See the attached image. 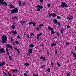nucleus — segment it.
<instances>
[{
	"label": "nucleus",
	"instance_id": "nucleus-43",
	"mask_svg": "<svg viewBox=\"0 0 76 76\" xmlns=\"http://www.w3.org/2000/svg\"><path fill=\"white\" fill-rule=\"evenodd\" d=\"M17 38H18V39H20V36H17Z\"/></svg>",
	"mask_w": 76,
	"mask_h": 76
},
{
	"label": "nucleus",
	"instance_id": "nucleus-9",
	"mask_svg": "<svg viewBox=\"0 0 76 76\" xmlns=\"http://www.w3.org/2000/svg\"><path fill=\"white\" fill-rule=\"evenodd\" d=\"M4 64H5V62L4 61H3L2 63L1 62H0V66H1V67H3Z\"/></svg>",
	"mask_w": 76,
	"mask_h": 76
},
{
	"label": "nucleus",
	"instance_id": "nucleus-26",
	"mask_svg": "<svg viewBox=\"0 0 76 76\" xmlns=\"http://www.w3.org/2000/svg\"><path fill=\"white\" fill-rule=\"evenodd\" d=\"M32 24L33 25V26H36V23H35V22H33Z\"/></svg>",
	"mask_w": 76,
	"mask_h": 76
},
{
	"label": "nucleus",
	"instance_id": "nucleus-29",
	"mask_svg": "<svg viewBox=\"0 0 76 76\" xmlns=\"http://www.w3.org/2000/svg\"><path fill=\"white\" fill-rule=\"evenodd\" d=\"M23 5H26V2H23V3L22 4Z\"/></svg>",
	"mask_w": 76,
	"mask_h": 76
},
{
	"label": "nucleus",
	"instance_id": "nucleus-44",
	"mask_svg": "<svg viewBox=\"0 0 76 76\" xmlns=\"http://www.w3.org/2000/svg\"><path fill=\"white\" fill-rule=\"evenodd\" d=\"M7 51V54H8V55H9V51Z\"/></svg>",
	"mask_w": 76,
	"mask_h": 76
},
{
	"label": "nucleus",
	"instance_id": "nucleus-30",
	"mask_svg": "<svg viewBox=\"0 0 76 76\" xmlns=\"http://www.w3.org/2000/svg\"><path fill=\"white\" fill-rule=\"evenodd\" d=\"M13 19H18V18H17V17H16V16H15L14 17V18H13Z\"/></svg>",
	"mask_w": 76,
	"mask_h": 76
},
{
	"label": "nucleus",
	"instance_id": "nucleus-34",
	"mask_svg": "<svg viewBox=\"0 0 76 76\" xmlns=\"http://www.w3.org/2000/svg\"><path fill=\"white\" fill-rule=\"evenodd\" d=\"M47 71L49 73H50V68H48L47 70Z\"/></svg>",
	"mask_w": 76,
	"mask_h": 76
},
{
	"label": "nucleus",
	"instance_id": "nucleus-3",
	"mask_svg": "<svg viewBox=\"0 0 76 76\" xmlns=\"http://www.w3.org/2000/svg\"><path fill=\"white\" fill-rule=\"evenodd\" d=\"M36 8H37V11L39 12V11H40V9L42 10L43 7L42 6V5L37 4V6H36Z\"/></svg>",
	"mask_w": 76,
	"mask_h": 76
},
{
	"label": "nucleus",
	"instance_id": "nucleus-54",
	"mask_svg": "<svg viewBox=\"0 0 76 76\" xmlns=\"http://www.w3.org/2000/svg\"><path fill=\"white\" fill-rule=\"evenodd\" d=\"M69 43H68V42H67L66 43V45H69Z\"/></svg>",
	"mask_w": 76,
	"mask_h": 76
},
{
	"label": "nucleus",
	"instance_id": "nucleus-56",
	"mask_svg": "<svg viewBox=\"0 0 76 76\" xmlns=\"http://www.w3.org/2000/svg\"><path fill=\"white\" fill-rule=\"evenodd\" d=\"M60 31H61V34H63V31H62V30H60Z\"/></svg>",
	"mask_w": 76,
	"mask_h": 76
},
{
	"label": "nucleus",
	"instance_id": "nucleus-46",
	"mask_svg": "<svg viewBox=\"0 0 76 76\" xmlns=\"http://www.w3.org/2000/svg\"><path fill=\"white\" fill-rule=\"evenodd\" d=\"M3 73L4 75H6V76H7V74H6V72H4Z\"/></svg>",
	"mask_w": 76,
	"mask_h": 76
},
{
	"label": "nucleus",
	"instance_id": "nucleus-19",
	"mask_svg": "<svg viewBox=\"0 0 76 76\" xmlns=\"http://www.w3.org/2000/svg\"><path fill=\"white\" fill-rule=\"evenodd\" d=\"M34 44L33 43H31L29 45V47H31V48H32V47H34Z\"/></svg>",
	"mask_w": 76,
	"mask_h": 76
},
{
	"label": "nucleus",
	"instance_id": "nucleus-57",
	"mask_svg": "<svg viewBox=\"0 0 76 76\" xmlns=\"http://www.w3.org/2000/svg\"><path fill=\"white\" fill-rule=\"evenodd\" d=\"M31 34L32 35H33V36H34V34L33 33H31Z\"/></svg>",
	"mask_w": 76,
	"mask_h": 76
},
{
	"label": "nucleus",
	"instance_id": "nucleus-32",
	"mask_svg": "<svg viewBox=\"0 0 76 76\" xmlns=\"http://www.w3.org/2000/svg\"><path fill=\"white\" fill-rule=\"evenodd\" d=\"M4 1V0H0V4L1 3H3Z\"/></svg>",
	"mask_w": 76,
	"mask_h": 76
},
{
	"label": "nucleus",
	"instance_id": "nucleus-2",
	"mask_svg": "<svg viewBox=\"0 0 76 76\" xmlns=\"http://www.w3.org/2000/svg\"><path fill=\"white\" fill-rule=\"evenodd\" d=\"M62 4H61L60 6L61 8L63 9L64 7H68V5L65 2H62Z\"/></svg>",
	"mask_w": 76,
	"mask_h": 76
},
{
	"label": "nucleus",
	"instance_id": "nucleus-51",
	"mask_svg": "<svg viewBox=\"0 0 76 76\" xmlns=\"http://www.w3.org/2000/svg\"><path fill=\"white\" fill-rule=\"evenodd\" d=\"M43 56H42L41 57H40V59H41V60H42V59H43Z\"/></svg>",
	"mask_w": 76,
	"mask_h": 76
},
{
	"label": "nucleus",
	"instance_id": "nucleus-28",
	"mask_svg": "<svg viewBox=\"0 0 76 76\" xmlns=\"http://www.w3.org/2000/svg\"><path fill=\"white\" fill-rule=\"evenodd\" d=\"M56 64H57L58 65V67H60L61 66V65H60V63L57 62L56 63Z\"/></svg>",
	"mask_w": 76,
	"mask_h": 76
},
{
	"label": "nucleus",
	"instance_id": "nucleus-37",
	"mask_svg": "<svg viewBox=\"0 0 76 76\" xmlns=\"http://www.w3.org/2000/svg\"><path fill=\"white\" fill-rule=\"evenodd\" d=\"M51 66H53V65H54V64L53 63V62H51Z\"/></svg>",
	"mask_w": 76,
	"mask_h": 76
},
{
	"label": "nucleus",
	"instance_id": "nucleus-23",
	"mask_svg": "<svg viewBox=\"0 0 76 76\" xmlns=\"http://www.w3.org/2000/svg\"><path fill=\"white\" fill-rule=\"evenodd\" d=\"M15 50H16L17 51L18 53H20V52L19 51V50L17 48H15Z\"/></svg>",
	"mask_w": 76,
	"mask_h": 76
},
{
	"label": "nucleus",
	"instance_id": "nucleus-21",
	"mask_svg": "<svg viewBox=\"0 0 76 76\" xmlns=\"http://www.w3.org/2000/svg\"><path fill=\"white\" fill-rule=\"evenodd\" d=\"M39 36L40 35L39 34H37V39H38L39 40L40 39L39 38Z\"/></svg>",
	"mask_w": 76,
	"mask_h": 76
},
{
	"label": "nucleus",
	"instance_id": "nucleus-47",
	"mask_svg": "<svg viewBox=\"0 0 76 76\" xmlns=\"http://www.w3.org/2000/svg\"><path fill=\"white\" fill-rule=\"evenodd\" d=\"M43 60L44 61H45V60H46V59H45V58L44 57H43Z\"/></svg>",
	"mask_w": 76,
	"mask_h": 76
},
{
	"label": "nucleus",
	"instance_id": "nucleus-31",
	"mask_svg": "<svg viewBox=\"0 0 76 76\" xmlns=\"http://www.w3.org/2000/svg\"><path fill=\"white\" fill-rule=\"evenodd\" d=\"M48 13L49 15H48V17H51L52 16L51 15V14H50V12H49Z\"/></svg>",
	"mask_w": 76,
	"mask_h": 76
},
{
	"label": "nucleus",
	"instance_id": "nucleus-49",
	"mask_svg": "<svg viewBox=\"0 0 76 76\" xmlns=\"http://www.w3.org/2000/svg\"><path fill=\"white\" fill-rule=\"evenodd\" d=\"M70 74L69 73H67V76H70Z\"/></svg>",
	"mask_w": 76,
	"mask_h": 76
},
{
	"label": "nucleus",
	"instance_id": "nucleus-15",
	"mask_svg": "<svg viewBox=\"0 0 76 76\" xmlns=\"http://www.w3.org/2000/svg\"><path fill=\"white\" fill-rule=\"evenodd\" d=\"M19 72V71L18 69H13V72H14V73H15V72Z\"/></svg>",
	"mask_w": 76,
	"mask_h": 76
},
{
	"label": "nucleus",
	"instance_id": "nucleus-17",
	"mask_svg": "<svg viewBox=\"0 0 76 76\" xmlns=\"http://www.w3.org/2000/svg\"><path fill=\"white\" fill-rule=\"evenodd\" d=\"M56 15L55 13H53V14H52V17L53 18H54V17L56 16Z\"/></svg>",
	"mask_w": 76,
	"mask_h": 76
},
{
	"label": "nucleus",
	"instance_id": "nucleus-27",
	"mask_svg": "<svg viewBox=\"0 0 76 76\" xmlns=\"http://www.w3.org/2000/svg\"><path fill=\"white\" fill-rule=\"evenodd\" d=\"M25 65L26 66H29V64H28V63H25Z\"/></svg>",
	"mask_w": 76,
	"mask_h": 76
},
{
	"label": "nucleus",
	"instance_id": "nucleus-25",
	"mask_svg": "<svg viewBox=\"0 0 76 76\" xmlns=\"http://www.w3.org/2000/svg\"><path fill=\"white\" fill-rule=\"evenodd\" d=\"M33 21H31L28 23V25H32L33 23Z\"/></svg>",
	"mask_w": 76,
	"mask_h": 76
},
{
	"label": "nucleus",
	"instance_id": "nucleus-61",
	"mask_svg": "<svg viewBox=\"0 0 76 76\" xmlns=\"http://www.w3.org/2000/svg\"><path fill=\"white\" fill-rule=\"evenodd\" d=\"M39 27H40V28H41V24L39 25Z\"/></svg>",
	"mask_w": 76,
	"mask_h": 76
},
{
	"label": "nucleus",
	"instance_id": "nucleus-12",
	"mask_svg": "<svg viewBox=\"0 0 76 76\" xmlns=\"http://www.w3.org/2000/svg\"><path fill=\"white\" fill-rule=\"evenodd\" d=\"M1 3V4L3 5H4V4H5V6H7V3H6V2L5 1L2 2Z\"/></svg>",
	"mask_w": 76,
	"mask_h": 76
},
{
	"label": "nucleus",
	"instance_id": "nucleus-63",
	"mask_svg": "<svg viewBox=\"0 0 76 76\" xmlns=\"http://www.w3.org/2000/svg\"><path fill=\"white\" fill-rule=\"evenodd\" d=\"M12 41H13V39H11V42H12Z\"/></svg>",
	"mask_w": 76,
	"mask_h": 76
},
{
	"label": "nucleus",
	"instance_id": "nucleus-13",
	"mask_svg": "<svg viewBox=\"0 0 76 76\" xmlns=\"http://www.w3.org/2000/svg\"><path fill=\"white\" fill-rule=\"evenodd\" d=\"M48 29L49 31H52V30H53V28H52L51 27L49 26L48 27Z\"/></svg>",
	"mask_w": 76,
	"mask_h": 76
},
{
	"label": "nucleus",
	"instance_id": "nucleus-6",
	"mask_svg": "<svg viewBox=\"0 0 76 76\" xmlns=\"http://www.w3.org/2000/svg\"><path fill=\"white\" fill-rule=\"evenodd\" d=\"M5 53L4 49L3 48H1L0 49V53Z\"/></svg>",
	"mask_w": 76,
	"mask_h": 76
},
{
	"label": "nucleus",
	"instance_id": "nucleus-22",
	"mask_svg": "<svg viewBox=\"0 0 76 76\" xmlns=\"http://www.w3.org/2000/svg\"><path fill=\"white\" fill-rule=\"evenodd\" d=\"M18 2H19V6H20L22 4V3H21V1H19Z\"/></svg>",
	"mask_w": 76,
	"mask_h": 76
},
{
	"label": "nucleus",
	"instance_id": "nucleus-4",
	"mask_svg": "<svg viewBox=\"0 0 76 76\" xmlns=\"http://www.w3.org/2000/svg\"><path fill=\"white\" fill-rule=\"evenodd\" d=\"M18 10H19L18 8H15L13 9V10H11V13L12 14H13V13H17V12H18Z\"/></svg>",
	"mask_w": 76,
	"mask_h": 76
},
{
	"label": "nucleus",
	"instance_id": "nucleus-38",
	"mask_svg": "<svg viewBox=\"0 0 76 76\" xmlns=\"http://www.w3.org/2000/svg\"><path fill=\"white\" fill-rule=\"evenodd\" d=\"M9 58L10 60H12V57H11V56H9Z\"/></svg>",
	"mask_w": 76,
	"mask_h": 76
},
{
	"label": "nucleus",
	"instance_id": "nucleus-62",
	"mask_svg": "<svg viewBox=\"0 0 76 76\" xmlns=\"http://www.w3.org/2000/svg\"><path fill=\"white\" fill-rule=\"evenodd\" d=\"M47 54H49V52H48V51L47 52Z\"/></svg>",
	"mask_w": 76,
	"mask_h": 76
},
{
	"label": "nucleus",
	"instance_id": "nucleus-8",
	"mask_svg": "<svg viewBox=\"0 0 76 76\" xmlns=\"http://www.w3.org/2000/svg\"><path fill=\"white\" fill-rule=\"evenodd\" d=\"M12 34L14 36H15V35H16V34H18V32L16 31V30H15V31L12 30Z\"/></svg>",
	"mask_w": 76,
	"mask_h": 76
},
{
	"label": "nucleus",
	"instance_id": "nucleus-1",
	"mask_svg": "<svg viewBox=\"0 0 76 76\" xmlns=\"http://www.w3.org/2000/svg\"><path fill=\"white\" fill-rule=\"evenodd\" d=\"M2 41H1V43H6L7 42V38L6 35H4L2 37H1Z\"/></svg>",
	"mask_w": 76,
	"mask_h": 76
},
{
	"label": "nucleus",
	"instance_id": "nucleus-33",
	"mask_svg": "<svg viewBox=\"0 0 76 76\" xmlns=\"http://www.w3.org/2000/svg\"><path fill=\"white\" fill-rule=\"evenodd\" d=\"M71 53H72V54H73V56H75L76 55L75 53H74L73 52H71Z\"/></svg>",
	"mask_w": 76,
	"mask_h": 76
},
{
	"label": "nucleus",
	"instance_id": "nucleus-14",
	"mask_svg": "<svg viewBox=\"0 0 76 76\" xmlns=\"http://www.w3.org/2000/svg\"><path fill=\"white\" fill-rule=\"evenodd\" d=\"M20 23H21L22 25L23 26V23H26V21H20Z\"/></svg>",
	"mask_w": 76,
	"mask_h": 76
},
{
	"label": "nucleus",
	"instance_id": "nucleus-45",
	"mask_svg": "<svg viewBox=\"0 0 76 76\" xmlns=\"http://www.w3.org/2000/svg\"><path fill=\"white\" fill-rule=\"evenodd\" d=\"M7 51V54H8V55H9V51Z\"/></svg>",
	"mask_w": 76,
	"mask_h": 76
},
{
	"label": "nucleus",
	"instance_id": "nucleus-40",
	"mask_svg": "<svg viewBox=\"0 0 76 76\" xmlns=\"http://www.w3.org/2000/svg\"><path fill=\"white\" fill-rule=\"evenodd\" d=\"M8 74L9 76H11V74H10V72H8Z\"/></svg>",
	"mask_w": 76,
	"mask_h": 76
},
{
	"label": "nucleus",
	"instance_id": "nucleus-42",
	"mask_svg": "<svg viewBox=\"0 0 76 76\" xmlns=\"http://www.w3.org/2000/svg\"><path fill=\"white\" fill-rule=\"evenodd\" d=\"M40 28L39 27H38L37 28V30L38 31V30H39V29Z\"/></svg>",
	"mask_w": 76,
	"mask_h": 76
},
{
	"label": "nucleus",
	"instance_id": "nucleus-35",
	"mask_svg": "<svg viewBox=\"0 0 76 76\" xmlns=\"http://www.w3.org/2000/svg\"><path fill=\"white\" fill-rule=\"evenodd\" d=\"M15 43L16 44H17V45H18V44H19V42H18V41H15Z\"/></svg>",
	"mask_w": 76,
	"mask_h": 76
},
{
	"label": "nucleus",
	"instance_id": "nucleus-53",
	"mask_svg": "<svg viewBox=\"0 0 76 76\" xmlns=\"http://www.w3.org/2000/svg\"><path fill=\"white\" fill-rule=\"evenodd\" d=\"M39 35H42V33H40V34H39Z\"/></svg>",
	"mask_w": 76,
	"mask_h": 76
},
{
	"label": "nucleus",
	"instance_id": "nucleus-11",
	"mask_svg": "<svg viewBox=\"0 0 76 76\" xmlns=\"http://www.w3.org/2000/svg\"><path fill=\"white\" fill-rule=\"evenodd\" d=\"M53 22H54L56 25H57V24L58 23V21L56 19L53 20Z\"/></svg>",
	"mask_w": 76,
	"mask_h": 76
},
{
	"label": "nucleus",
	"instance_id": "nucleus-48",
	"mask_svg": "<svg viewBox=\"0 0 76 76\" xmlns=\"http://www.w3.org/2000/svg\"><path fill=\"white\" fill-rule=\"evenodd\" d=\"M48 7H50V4H48Z\"/></svg>",
	"mask_w": 76,
	"mask_h": 76
},
{
	"label": "nucleus",
	"instance_id": "nucleus-64",
	"mask_svg": "<svg viewBox=\"0 0 76 76\" xmlns=\"http://www.w3.org/2000/svg\"><path fill=\"white\" fill-rule=\"evenodd\" d=\"M8 50H8V49L6 48V51H8Z\"/></svg>",
	"mask_w": 76,
	"mask_h": 76
},
{
	"label": "nucleus",
	"instance_id": "nucleus-50",
	"mask_svg": "<svg viewBox=\"0 0 76 76\" xmlns=\"http://www.w3.org/2000/svg\"><path fill=\"white\" fill-rule=\"evenodd\" d=\"M24 75L25 76H27V75L26 74V73H24Z\"/></svg>",
	"mask_w": 76,
	"mask_h": 76
},
{
	"label": "nucleus",
	"instance_id": "nucleus-36",
	"mask_svg": "<svg viewBox=\"0 0 76 76\" xmlns=\"http://www.w3.org/2000/svg\"><path fill=\"white\" fill-rule=\"evenodd\" d=\"M66 27L67 28H71V27L69 25H67Z\"/></svg>",
	"mask_w": 76,
	"mask_h": 76
},
{
	"label": "nucleus",
	"instance_id": "nucleus-55",
	"mask_svg": "<svg viewBox=\"0 0 76 76\" xmlns=\"http://www.w3.org/2000/svg\"><path fill=\"white\" fill-rule=\"evenodd\" d=\"M57 18H58V19H60V17L59 16H57Z\"/></svg>",
	"mask_w": 76,
	"mask_h": 76
},
{
	"label": "nucleus",
	"instance_id": "nucleus-7",
	"mask_svg": "<svg viewBox=\"0 0 76 76\" xmlns=\"http://www.w3.org/2000/svg\"><path fill=\"white\" fill-rule=\"evenodd\" d=\"M28 54H31L32 53V49L31 48L28 49Z\"/></svg>",
	"mask_w": 76,
	"mask_h": 76
},
{
	"label": "nucleus",
	"instance_id": "nucleus-52",
	"mask_svg": "<svg viewBox=\"0 0 76 76\" xmlns=\"http://www.w3.org/2000/svg\"><path fill=\"white\" fill-rule=\"evenodd\" d=\"M57 24H58V25H59V26H60V25H61V23H58Z\"/></svg>",
	"mask_w": 76,
	"mask_h": 76
},
{
	"label": "nucleus",
	"instance_id": "nucleus-60",
	"mask_svg": "<svg viewBox=\"0 0 76 76\" xmlns=\"http://www.w3.org/2000/svg\"><path fill=\"white\" fill-rule=\"evenodd\" d=\"M41 25V26H44V25L42 24H40Z\"/></svg>",
	"mask_w": 76,
	"mask_h": 76
},
{
	"label": "nucleus",
	"instance_id": "nucleus-41",
	"mask_svg": "<svg viewBox=\"0 0 76 76\" xmlns=\"http://www.w3.org/2000/svg\"><path fill=\"white\" fill-rule=\"evenodd\" d=\"M55 54L56 55H57V50H56L55 52Z\"/></svg>",
	"mask_w": 76,
	"mask_h": 76
},
{
	"label": "nucleus",
	"instance_id": "nucleus-20",
	"mask_svg": "<svg viewBox=\"0 0 76 76\" xmlns=\"http://www.w3.org/2000/svg\"><path fill=\"white\" fill-rule=\"evenodd\" d=\"M54 33H55V32H54V30H51V34H54Z\"/></svg>",
	"mask_w": 76,
	"mask_h": 76
},
{
	"label": "nucleus",
	"instance_id": "nucleus-58",
	"mask_svg": "<svg viewBox=\"0 0 76 76\" xmlns=\"http://www.w3.org/2000/svg\"><path fill=\"white\" fill-rule=\"evenodd\" d=\"M74 57H75V60H76V55L74 56Z\"/></svg>",
	"mask_w": 76,
	"mask_h": 76
},
{
	"label": "nucleus",
	"instance_id": "nucleus-39",
	"mask_svg": "<svg viewBox=\"0 0 76 76\" xmlns=\"http://www.w3.org/2000/svg\"><path fill=\"white\" fill-rule=\"evenodd\" d=\"M39 1L40 3H42V2H44V1L43 0H39Z\"/></svg>",
	"mask_w": 76,
	"mask_h": 76
},
{
	"label": "nucleus",
	"instance_id": "nucleus-16",
	"mask_svg": "<svg viewBox=\"0 0 76 76\" xmlns=\"http://www.w3.org/2000/svg\"><path fill=\"white\" fill-rule=\"evenodd\" d=\"M10 9H13V8H15V7L13 6V5L11 4L10 5Z\"/></svg>",
	"mask_w": 76,
	"mask_h": 76
},
{
	"label": "nucleus",
	"instance_id": "nucleus-10",
	"mask_svg": "<svg viewBox=\"0 0 76 76\" xmlns=\"http://www.w3.org/2000/svg\"><path fill=\"white\" fill-rule=\"evenodd\" d=\"M70 17H67L66 19H69V20H71V19H73V16L72 15H69Z\"/></svg>",
	"mask_w": 76,
	"mask_h": 76
},
{
	"label": "nucleus",
	"instance_id": "nucleus-18",
	"mask_svg": "<svg viewBox=\"0 0 76 76\" xmlns=\"http://www.w3.org/2000/svg\"><path fill=\"white\" fill-rule=\"evenodd\" d=\"M56 44H57V43H53L51 44V46L53 47L56 46Z\"/></svg>",
	"mask_w": 76,
	"mask_h": 76
},
{
	"label": "nucleus",
	"instance_id": "nucleus-59",
	"mask_svg": "<svg viewBox=\"0 0 76 76\" xmlns=\"http://www.w3.org/2000/svg\"><path fill=\"white\" fill-rule=\"evenodd\" d=\"M27 37L28 38H29V35H27Z\"/></svg>",
	"mask_w": 76,
	"mask_h": 76
},
{
	"label": "nucleus",
	"instance_id": "nucleus-5",
	"mask_svg": "<svg viewBox=\"0 0 76 76\" xmlns=\"http://www.w3.org/2000/svg\"><path fill=\"white\" fill-rule=\"evenodd\" d=\"M6 47H7V48H10L11 50H13V47L9 44L6 45Z\"/></svg>",
	"mask_w": 76,
	"mask_h": 76
},
{
	"label": "nucleus",
	"instance_id": "nucleus-24",
	"mask_svg": "<svg viewBox=\"0 0 76 76\" xmlns=\"http://www.w3.org/2000/svg\"><path fill=\"white\" fill-rule=\"evenodd\" d=\"M11 28L12 29H14L15 28V26L14 25H12L11 26Z\"/></svg>",
	"mask_w": 76,
	"mask_h": 76
}]
</instances>
